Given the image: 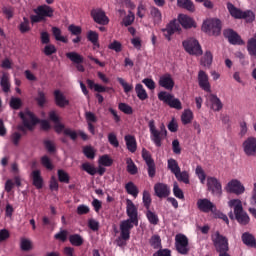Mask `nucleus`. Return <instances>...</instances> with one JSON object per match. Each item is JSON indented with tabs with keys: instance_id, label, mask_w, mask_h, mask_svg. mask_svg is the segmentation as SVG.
Returning <instances> with one entry per match:
<instances>
[{
	"instance_id": "f257e3e1",
	"label": "nucleus",
	"mask_w": 256,
	"mask_h": 256,
	"mask_svg": "<svg viewBox=\"0 0 256 256\" xmlns=\"http://www.w3.org/2000/svg\"><path fill=\"white\" fill-rule=\"evenodd\" d=\"M126 215L128 219L120 222L119 247H123L124 241L131 239V230L139 226V210L135 203L129 199L126 200Z\"/></svg>"
},
{
	"instance_id": "f03ea898",
	"label": "nucleus",
	"mask_w": 256,
	"mask_h": 256,
	"mask_svg": "<svg viewBox=\"0 0 256 256\" xmlns=\"http://www.w3.org/2000/svg\"><path fill=\"white\" fill-rule=\"evenodd\" d=\"M181 26L184 29H195L197 28V23L193 18L189 17L188 15L179 14L178 21L174 19L166 24L165 28L161 29L163 37H165L166 40L171 41V37H173L175 33H181Z\"/></svg>"
},
{
	"instance_id": "7ed1b4c3",
	"label": "nucleus",
	"mask_w": 256,
	"mask_h": 256,
	"mask_svg": "<svg viewBox=\"0 0 256 256\" xmlns=\"http://www.w3.org/2000/svg\"><path fill=\"white\" fill-rule=\"evenodd\" d=\"M19 117L22 120V125H18L17 129L22 133H27V129L28 131H33L35 125L39 123V119L29 109L19 112Z\"/></svg>"
},
{
	"instance_id": "20e7f679",
	"label": "nucleus",
	"mask_w": 256,
	"mask_h": 256,
	"mask_svg": "<svg viewBox=\"0 0 256 256\" xmlns=\"http://www.w3.org/2000/svg\"><path fill=\"white\" fill-rule=\"evenodd\" d=\"M148 127L150 131V139L156 147H161L163 141L167 138V128L165 124H161L160 129L155 126V120H150L148 122Z\"/></svg>"
},
{
	"instance_id": "39448f33",
	"label": "nucleus",
	"mask_w": 256,
	"mask_h": 256,
	"mask_svg": "<svg viewBox=\"0 0 256 256\" xmlns=\"http://www.w3.org/2000/svg\"><path fill=\"white\" fill-rule=\"evenodd\" d=\"M229 207H234V215L236 221L240 225H249L251 218L249 217V214L243 210V203L239 199H232L228 202Z\"/></svg>"
},
{
	"instance_id": "423d86ee",
	"label": "nucleus",
	"mask_w": 256,
	"mask_h": 256,
	"mask_svg": "<svg viewBox=\"0 0 256 256\" xmlns=\"http://www.w3.org/2000/svg\"><path fill=\"white\" fill-rule=\"evenodd\" d=\"M211 240L215 247L216 253H224V251H229V239L221 234V232H214L211 235Z\"/></svg>"
},
{
	"instance_id": "0eeeda50",
	"label": "nucleus",
	"mask_w": 256,
	"mask_h": 256,
	"mask_svg": "<svg viewBox=\"0 0 256 256\" xmlns=\"http://www.w3.org/2000/svg\"><path fill=\"white\" fill-rule=\"evenodd\" d=\"M159 101H163L165 105H169L171 109H176L177 111H181L183 109V104H181V100L179 98H175V96L167 91H161L158 93Z\"/></svg>"
},
{
	"instance_id": "6e6552de",
	"label": "nucleus",
	"mask_w": 256,
	"mask_h": 256,
	"mask_svg": "<svg viewBox=\"0 0 256 256\" xmlns=\"http://www.w3.org/2000/svg\"><path fill=\"white\" fill-rule=\"evenodd\" d=\"M221 20L217 18H213L210 20H207L202 25V31L205 33H208V35H214L215 37H218V35H221Z\"/></svg>"
},
{
	"instance_id": "1a4fd4ad",
	"label": "nucleus",
	"mask_w": 256,
	"mask_h": 256,
	"mask_svg": "<svg viewBox=\"0 0 256 256\" xmlns=\"http://www.w3.org/2000/svg\"><path fill=\"white\" fill-rule=\"evenodd\" d=\"M182 47L189 53V55H203V49H201V44L195 38H187L182 42Z\"/></svg>"
},
{
	"instance_id": "9d476101",
	"label": "nucleus",
	"mask_w": 256,
	"mask_h": 256,
	"mask_svg": "<svg viewBox=\"0 0 256 256\" xmlns=\"http://www.w3.org/2000/svg\"><path fill=\"white\" fill-rule=\"evenodd\" d=\"M175 249L179 255H189L191 248L189 247V238L185 234H177L175 236Z\"/></svg>"
},
{
	"instance_id": "9b49d317",
	"label": "nucleus",
	"mask_w": 256,
	"mask_h": 256,
	"mask_svg": "<svg viewBox=\"0 0 256 256\" xmlns=\"http://www.w3.org/2000/svg\"><path fill=\"white\" fill-rule=\"evenodd\" d=\"M207 187L208 191H210L212 195H215L216 197H221V195H223V186L221 185L219 179L216 177L208 176Z\"/></svg>"
},
{
	"instance_id": "f8f14e48",
	"label": "nucleus",
	"mask_w": 256,
	"mask_h": 256,
	"mask_svg": "<svg viewBox=\"0 0 256 256\" xmlns=\"http://www.w3.org/2000/svg\"><path fill=\"white\" fill-rule=\"evenodd\" d=\"M227 9L231 17H234V19H248V17H254L252 11L248 10L243 12L241 9L235 7V5H233L231 2L227 3Z\"/></svg>"
},
{
	"instance_id": "ddd939ff",
	"label": "nucleus",
	"mask_w": 256,
	"mask_h": 256,
	"mask_svg": "<svg viewBox=\"0 0 256 256\" xmlns=\"http://www.w3.org/2000/svg\"><path fill=\"white\" fill-rule=\"evenodd\" d=\"M226 193H233L234 195H243L245 193V186L241 181L237 179H232L225 186Z\"/></svg>"
},
{
	"instance_id": "4468645a",
	"label": "nucleus",
	"mask_w": 256,
	"mask_h": 256,
	"mask_svg": "<svg viewBox=\"0 0 256 256\" xmlns=\"http://www.w3.org/2000/svg\"><path fill=\"white\" fill-rule=\"evenodd\" d=\"M91 17L98 25H109V17H107V14L101 8L92 9Z\"/></svg>"
},
{
	"instance_id": "2eb2a0df",
	"label": "nucleus",
	"mask_w": 256,
	"mask_h": 256,
	"mask_svg": "<svg viewBox=\"0 0 256 256\" xmlns=\"http://www.w3.org/2000/svg\"><path fill=\"white\" fill-rule=\"evenodd\" d=\"M225 39H228L231 45H245V41L241 39V36L233 29H226L223 32Z\"/></svg>"
},
{
	"instance_id": "dca6fc26",
	"label": "nucleus",
	"mask_w": 256,
	"mask_h": 256,
	"mask_svg": "<svg viewBox=\"0 0 256 256\" xmlns=\"http://www.w3.org/2000/svg\"><path fill=\"white\" fill-rule=\"evenodd\" d=\"M154 193L159 199H167L171 195V188L165 183L158 182L154 185Z\"/></svg>"
},
{
	"instance_id": "f3484780",
	"label": "nucleus",
	"mask_w": 256,
	"mask_h": 256,
	"mask_svg": "<svg viewBox=\"0 0 256 256\" xmlns=\"http://www.w3.org/2000/svg\"><path fill=\"white\" fill-rule=\"evenodd\" d=\"M197 207L202 213H213L214 211H217V206L207 198L199 199L197 201Z\"/></svg>"
},
{
	"instance_id": "a211bd4d",
	"label": "nucleus",
	"mask_w": 256,
	"mask_h": 256,
	"mask_svg": "<svg viewBox=\"0 0 256 256\" xmlns=\"http://www.w3.org/2000/svg\"><path fill=\"white\" fill-rule=\"evenodd\" d=\"M243 149L245 155L248 157H255L256 156V138L249 137L243 142Z\"/></svg>"
},
{
	"instance_id": "6ab92c4d",
	"label": "nucleus",
	"mask_w": 256,
	"mask_h": 256,
	"mask_svg": "<svg viewBox=\"0 0 256 256\" xmlns=\"http://www.w3.org/2000/svg\"><path fill=\"white\" fill-rule=\"evenodd\" d=\"M158 85L166 89V91H173V87H175V80H173V76L171 74L166 73L159 78Z\"/></svg>"
},
{
	"instance_id": "aec40b11",
	"label": "nucleus",
	"mask_w": 256,
	"mask_h": 256,
	"mask_svg": "<svg viewBox=\"0 0 256 256\" xmlns=\"http://www.w3.org/2000/svg\"><path fill=\"white\" fill-rule=\"evenodd\" d=\"M198 85L206 93H211V83H209V75L203 70L198 72Z\"/></svg>"
},
{
	"instance_id": "412c9836",
	"label": "nucleus",
	"mask_w": 256,
	"mask_h": 256,
	"mask_svg": "<svg viewBox=\"0 0 256 256\" xmlns=\"http://www.w3.org/2000/svg\"><path fill=\"white\" fill-rule=\"evenodd\" d=\"M34 13L36 15H40V17H42V19L45 21L46 17H53V13H55V10H53L51 6L44 4L34 9Z\"/></svg>"
},
{
	"instance_id": "4be33fe9",
	"label": "nucleus",
	"mask_w": 256,
	"mask_h": 256,
	"mask_svg": "<svg viewBox=\"0 0 256 256\" xmlns=\"http://www.w3.org/2000/svg\"><path fill=\"white\" fill-rule=\"evenodd\" d=\"M242 243L246 245V247H250L251 249H256V239L255 236L249 232H244L241 236Z\"/></svg>"
},
{
	"instance_id": "5701e85b",
	"label": "nucleus",
	"mask_w": 256,
	"mask_h": 256,
	"mask_svg": "<svg viewBox=\"0 0 256 256\" xmlns=\"http://www.w3.org/2000/svg\"><path fill=\"white\" fill-rule=\"evenodd\" d=\"M54 99H55V103L58 107H67V105H69V100H67V98H65V95H63V93H61L60 90H55L54 91Z\"/></svg>"
},
{
	"instance_id": "b1692460",
	"label": "nucleus",
	"mask_w": 256,
	"mask_h": 256,
	"mask_svg": "<svg viewBox=\"0 0 256 256\" xmlns=\"http://www.w3.org/2000/svg\"><path fill=\"white\" fill-rule=\"evenodd\" d=\"M124 140L128 151L135 153V151H137V139L135 136L128 134L124 137Z\"/></svg>"
},
{
	"instance_id": "393cba45",
	"label": "nucleus",
	"mask_w": 256,
	"mask_h": 256,
	"mask_svg": "<svg viewBox=\"0 0 256 256\" xmlns=\"http://www.w3.org/2000/svg\"><path fill=\"white\" fill-rule=\"evenodd\" d=\"M32 181L36 189H43V177H41V170H34L31 173Z\"/></svg>"
},
{
	"instance_id": "a878e982",
	"label": "nucleus",
	"mask_w": 256,
	"mask_h": 256,
	"mask_svg": "<svg viewBox=\"0 0 256 256\" xmlns=\"http://www.w3.org/2000/svg\"><path fill=\"white\" fill-rule=\"evenodd\" d=\"M208 101H210L213 111H221L223 109V103L221 102V99L217 97V95L209 94Z\"/></svg>"
},
{
	"instance_id": "bb28decb",
	"label": "nucleus",
	"mask_w": 256,
	"mask_h": 256,
	"mask_svg": "<svg viewBox=\"0 0 256 256\" xmlns=\"http://www.w3.org/2000/svg\"><path fill=\"white\" fill-rule=\"evenodd\" d=\"M0 87L4 93H9L11 91V82H9V74L3 73L0 79Z\"/></svg>"
},
{
	"instance_id": "cd10ccee",
	"label": "nucleus",
	"mask_w": 256,
	"mask_h": 256,
	"mask_svg": "<svg viewBox=\"0 0 256 256\" xmlns=\"http://www.w3.org/2000/svg\"><path fill=\"white\" fill-rule=\"evenodd\" d=\"M248 211L256 219V183H254L252 196L250 198V207L248 208Z\"/></svg>"
},
{
	"instance_id": "c85d7f7f",
	"label": "nucleus",
	"mask_w": 256,
	"mask_h": 256,
	"mask_svg": "<svg viewBox=\"0 0 256 256\" xmlns=\"http://www.w3.org/2000/svg\"><path fill=\"white\" fill-rule=\"evenodd\" d=\"M68 240L73 245V247H81V245H83V243H85L83 236L80 234H71L68 237Z\"/></svg>"
},
{
	"instance_id": "c756f323",
	"label": "nucleus",
	"mask_w": 256,
	"mask_h": 256,
	"mask_svg": "<svg viewBox=\"0 0 256 256\" xmlns=\"http://www.w3.org/2000/svg\"><path fill=\"white\" fill-rule=\"evenodd\" d=\"M177 5L181 9H186V11H190L191 13L195 11V4L191 0H177Z\"/></svg>"
},
{
	"instance_id": "7c9ffc66",
	"label": "nucleus",
	"mask_w": 256,
	"mask_h": 256,
	"mask_svg": "<svg viewBox=\"0 0 256 256\" xmlns=\"http://www.w3.org/2000/svg\"><path fill=\"white\" fill-rule=\"evenodd\" d=\"M135 91L140 101H145V99L149 98V95L147 94V90H145L142 84H136Z\"/></svg>"
},
{
	"instance_id": "2f4dec72",
	"label": "nucleus",
	"mask_w": 256,
	"mask_h": 256,
	"mask_svg": "<svg viewBox=\"0 0 256 256\" xmlns=\"http://www.w3.org/2000/svg\"><path fill=\"white\" fill-rule=\"evenodd\" d=\"M146 218L149 221L150 225H158L159 224V216L157 215V213L151 211L150 209H146Z\"/></svg>"
},
{
	"instance_id": "473e14b6",
	"label": "nucleus",
	"mask_w": 256,
	"mask_h": 256,
	"mask_svg": "<svg viewBox=\"0 0 256 256\" xmlns=\"http://www.w3.org/2000/svg\"><path fill=\"white\" fill-rule=\"evenodd\" d=\"M149 245L154 249H163V244L161 243V236L155 234L149 239Z\"/></svg>"
},
{
	"instance_id": "72a5a7b5",
	"label": "nucleus",
	"mask_w": 256,
	"mask_h": 256,
	"mask_svg": "<svg viewBox=\"0 0 256 256\" xmlns=\"http://www.w3.org/2000/svg\"><path fill=\"white\" fill-rule=\"evenodd\" d=\"M66 57H67V59L72 61V63H74L75 65H77L79 63H83V61H84L83 56H81L77 52H68V53H66Z\"/></svg>"
},
{
	"instance_id": "f704fd0d",
	"label": "nucleus",
	"mask_w": 256,
	"mask_h": 256,
	"mask_svg": "<svg viewBox=\"0 0 256 256\" xmlns=\"http://www.w3.org/2000/svg\"><path fill=\"white\" fill-rule=\"evenodd\" d=\"M177 181L180 183H184L185 185H189L191 183L189 179V172L188 171H182L181 170L175 175Z\"/></svg>"
},
{
	"instance_id": "c9c22d12",
	"label": "nucleus",
	"mask_w": 256,
	"mask_h": 256,
	"mask_svg": "<svg viewBox=\"0 0 256 256\" xmlns=\"http://www.w3.org/2000/svg\"><path fill=\"white\" fill-rule=\"evenodd\" d=\"M168 169L171 171V173H173L174 176L181 171L179 163L173 158L168 159Z\"/></svg>"
},
{
	"instance_id": "e433bc0d",
	"label": "nucleus",
	"mask_w": 256,
	"mask_h": 256,
	"mask_svg": "<svg viewBox=\"0 0 256 256\" xmlns=\"http://www.w3.org/2000/svg\"><path fill=\"white\" fill-rule=\"evenodd\" d=\"M82 171H85V173H88V175L95 176L97 175V168H95V165L89 163V162H84L81 165Z\"/></svg>"
},
{
	"instance_id": "4c0bfd02",
	"label": "nucleus",
	"mask_w": 256,
	"mask_h": 256,
	"mask_svg": "<svg viewBox=\"0 0 256 256\" xmlns=\"http://www.w3.org/2000/svg\"><path fill=\"white\" fill-rule=\"evenodd\" d=\"M52 35L56 41H60L61 43H69L67 37L61 35V30L59 27H52Z\"/></svg>"
},
{
	"instance_id": "58836bf2",
	"label": "nucleus",
	"mask_w": 256,
	"mask_h": 256,
	"mask_svg": "<svg viewBox=\"0 0 256 256\" xmlns=\"http://www.w3.org/2000/svg\"><path fill=\"white\" fill-rule=\"evenodd\" d=\"M125 190L128 193V195H132V197L137 198V195H139V188H137L135 183L133 182H128L125 185Z\"/></svg>"
},
{
	"instance_id": "ea45409f",
	"label": "nucleus",
	"mask_w": 256,
	"mask_h": 256,
	"mask_svg": "<svg viewBox=\"0 0 256 256\" xmlns=\"http://www.w3.org/2000/svg\"><path fill=\"white\" fill-rule=\"evenodd\" d=\"M35 101L38 107H45V104L47 103V95L45 94V92L38 90Z\"/></svg>"
},
{
	"instance_id": "a19ab883",
	"label": "nucleus",
	"mask_w": 256,
	"mask_h": 256,
	"mask_svg": "<svg viewBox=\"0 0 256 256\" xmlns=\"http://www.w3.org/2000/svg\"><path fill=\"white\" fill-rule=\"evenodd\" d=\"M87 39L94 45L95 47H99V34L95 31H88L87 33Z\"/></svg>"
},
{
	"instance_id": "79ce46f5",
	"label": "nucleus",
	"mask_w": 256,
	"mask_h": 256,
	"mask_svg": "<svg viewBox=\"0 0 256 256\" xmlns=\"http://www.w3.org/2000/svg\"><path fill=\"white\" fill-rule=\"evenodd\" d=\"M150 15H151V17H153L155 23H161L163 16H162L161 10H159V8L152 7L150 9Z\"/></svg>"
},
{
	"instance_id": "37998d69",
	"label": "nucleus",
	"mask_w": 256,
	"mask_h": 256,
	"mask_svg": "<svg viewBox=\"0 0 256 256\" xmlns=\"http://www.w3.org/2000/svg\"><path fill=\"white\" fill-rule=\"evenodd\" d=\"M22 137L23 135H21L20 132H12L10 135V142L12 143V145H14V147H19V143H21Z\"/></svg>"
},
{
	"instance_id": "c03bdc74",
	"label": "nucleus",
	"mask_w": 256,
	"mask_h": 256,
	"mask_svg": "<svg viewBox=\"0 0 256 256\" xmlns=\"http://www.w3.org/2000/svg\"><path fill=\"white\" fill-rule=\"evenodd\" d=\"M142 201L145 209H151V203L153 200L151 199V193H149V191H143Z\"/></svg>"
},
{
	"instance_id": "a18cd8bd",
	"label": "nucleus",
	"mask_w": 256,
	"mask_h": 256,
	"mask_svg": "<svg viewBox=\"0 0 256 256\" xmlns=\"http://www.w3.org/2000/svg\"><path fill=\"white\" fill-rule=\"evenodd\" d=\"M57 175H58V181L60 183L69 184V181L71 180V178L69 177V174L67 172H65V170L59 169L57 171Z\"/></svg>"
},
{
	"instance_id": "49530a36",
	"label": "nucleus",
	"mask_w": 256,
	"mask_h": 256,
	"mask_svg": "<svg viewBox=\"0 0 256 256\" xmlns=\"http://www.w3.org/2000/svg\"><path fill=\"white\" fill-rule=\"evenodd\" d=\"M20 248L22 251H31L33 249V242L27 238H21Z\"/></svg>"
},
{
	"instance_id": "de8ad7c7",
	"label": "nucleus",
	"mask_w": 256,
	"mask_h": 256,
	"mask_svg": "<svg viewBox=\"0 0 256 256\" xmlns=\"http://www.w3.org/2000/svg\"><path fill=\"white\" fill-rule=\"evenodd\" d=\"M134 22H135V14L132 11H129L128 15L125 16L122 20V24L124 25V27H129L133 25Z\"/></svg>"
},
{
	"instance_id": "09e8293b",
	"label": "nucleus",
	"mask_w": 256,
	"mask_h": 256,
	"mask_svg": "<svg viewBox=\"0 0 256 256\" xmlns=\"http://www.w3.org/2000/svg\"><path fill=\"white\" fill-rule=\"evenodd\" d=\"M42 53H44L46 57H51V55H55V53H57V47H55L51 43L46 44L44 49L42 50Z\"/></svg>"
},
{
	"instance_id": "8fccbe9b",
	"label": "nucleus",
	"mask_w": 256,
	"mask_h": 256,
	"mask_svg": "<svg viewBox=\"0 0 256 256\" xmlns=\"http://www.w3.org/2000/svg\"><path fill=\"white\" fill-rule=\"evenodd\" d=\"M127 163V171L130 173V175H137L138 169L137 165H135V162H133V159L128 158L126 160Z\"/></svg>"
},
{
	"instance_id": "3c124183",
	"label": "nucleus",
	"mask_w": 256,
	"mask_h": 256,
	"mask_svg": "<svg viewBox=\"0 0 256 256\" xmlns=\"http://www.w3.org/2000/svg\"><path fill=\"white\" fill-rule=\"evenodd\" d=\"M195 173H196L198 179L200 180V183L202 185H205V179H207V175L205 174V170H203V167L198 165L196 167Z\"/></svg>"
},
{
	"instance_id": "603ef678",
	"label": "nucleus",
	"mask_w": 256,
	"mask_h": 256,
	"mask_svg": "<svg viewBox=\"0 0 256 256\" xmlns=\"http://www.w3.org/2000/svg\"><path fill=\"white\" fill-rule=\"evenodd\" d=\"M181 119H182L183 125H189V123L193 121V112L191 110H186L182 114Z\"/></svg>"
},
{
	"instance_id": "864d4df0",
	"label": "nucleus",
	"mask_w": 256,
	"mask_h": 256,
	"mask_svg": "<svg viewBox=\"0 0 256 256\" xmlns=\"http://www.w3.org/2000/svg\"><path fill=\"white\" fill-rule=\"evenodd\" d=\"M18 29L21 33H28V31H31V27L29 26V19L27 17L23 18V22L20 23Z\"/></svg>"
},
{
	"instance_id": "5fc2aeb1",
	"label": "nucleus",
	"mask_w": 256,
	"mask_h": 256,
	"mask_svg": "<svg viewBox=\"0 0 256 256\" xmlns=\"http://www.w3.org/2000/svg\"><path fill=\"white\" fill-rule=\"evenodd\" d=\"M99 165H103V167H111L113 165V159L109 157V155H103L99 158Z\"/></svg>"
},
{
	"instance_id": "6e6d98bb",
	"label": "nucleus",
	"mask_w": 256,
	"mask_h": 256,
	"mask_svg": "<svg viewBox=\"0 0 256 256\" xmlns=\"http://www.w3.org/2000/svg\"><path fill=\"white\" fill-rule=\"evenodd\" d=\"M108 49L115 51L116 53H121L123 51V44L121 42L114 40L108 45Z\"/></svg>"
},
{
	"instance_id": "4d7b16f0",
	"label": "nucleus",
	"mask_w": 256,
	"mask_h": 256,
	"mask_svg": "<svg viewBox=\"0 0 256 256\" xmlns=\"http://www.w3.org/2000/svg\"><path fill=\"white\" fill-rule=\"evenodd\" d=\"M173 194L177 199H185V194L183 193V190L179 188V184H177V182H174L173 184Z\"/></svg>"
},
{
	"instance_id": "13d9d810",
	"label": "nucleus",
	"mask_w": 256,
	"mask_h": 256,
	"mask_svg": "<svg viewBox=\"0 0 256 256\" xmlns=\"http://www.w3.org/2000/svg\"><path fill=\"white\" fill-rule=\"evenodd\" d=\"M117 81L123 87L124 93H131V91H133V85L128 84L127 82H125V79H123L121 77H118Z\"/></svg>"
},
{
	"instance_id": "bf43d9fd",
	"label": "nucleus",
	"mask_w": 256,
	"mask_h": 256,
	"mask_svg": "<svg viewBox=\"0 0 256 256\" xmlns=\"http://www.w3.org/2000/svg\"><path fill=\"white\" fill-rule=\"evenodd\" d=\"M118 109H120L122 113H125V115H133V108L126 103H119Z\"/></svg>"
},
{
	"instance_id": "052dcab7",
	"label": "nucleus",
	"mask_w": 256,
	"mask_h": 256,
	"mask_svg": "<svg viewBox=\"0 0 256 256\" xmlns=\"http://www.w3.org/2000/svg\"><path fill=\"white\" fill-rule=\"evenodd\" d=\"M69 235V232L67 230H60L58 233L54 235V239L57 241H62V243H65L67 241V236Z\"/></svg>"
},
{
	"instance_id": "680f3d73",
	"label": "nucleus",
	"mask_w": 256,
	"mask_h": 256,
	"mask_svg": "<svg viewBox=\"0 0 256 256\" xmlns=\"http://www.w3.org/2000/svg\"><path fill=\"white\" fill-rule=\"evenodd\" d=\"M83 153L87 159H95V149L91 146H85L83 148Z\"/></svg>"
},
{
	"instance_id": "e2e57ef3",
	"label": "nucleus",
	"mask_w": 256,
	"mask_h": 256,
	"mask_svg": "<svg viewBox=\"0 0 256 256\" xmlns=\"http://www.w3.org/2000/svg\"><path fill=\"white\" fill-rule=\"evenodd\" d=\"M202 63L205 67H209V65L213 63V54L211 51H206L204 58L202 59Z\"/></svg>"
},
{
	"instance_id": "0e129e2a",
	"label": "nucleus",
	"mask_w": 256,
	"mask_h": 256,
	"mask_svg": "<svg viewBox=\"0 0 256 256\" xmlns=\"http://www.w3.org/2000/svg\"><path fill=\"white\" fill-rule=\"evenodd\" d=\"M41 164L43 167H46L49 171H52L53 169V164L51 163V159L49 156L45 155L41 157Z\"/></svg>"
},
{
	"instance_id": "69168bd1",
	"label": "nucleus",
	"mask_w": 256,
	"mask_h": 256,
	"mask_svg": "<svg viewBox=\"0 0 256 256\" xmlns=\"http://www.w3.org/2000/svg\"><path fill=\"white\" fill-rule=\"evenodd\" d=\"M22 105H23V102L20 100V98H11L10 107L12 109H15V110L21 109Z\"/></svg>"
},
{
	"instance_id": "338daca9",
	"label": "nucleus",
	"mask_w": 256,
	"mask_h": 256,
	"mask_svg": "<svg viewBox=\"0 0 256 256\" xmlns=\"http://www.w3.org/2000/svg\"><path fill=\"white\" fill-rule=\"evenodd\" d=\"M68 31L71 33V35L79 36L82 33V29L80 26H76L74 24L68 26Z\"/></svg>"
},
{
	"instance_id": "774afa93",
	"label": "nucleus",
	"mask_w": 256,
	"mask_h": 256,
	"mask_svg": "<svg viewBox=\"0 0 256 256\" xmlns=\"http://www.w3.org/2000/svg\"><path fill=\"white\" fill-rule=\"evenodd\" d=\"M153 256H171V250L168 248H159Z\"/></svg>"
}]
</instances>
